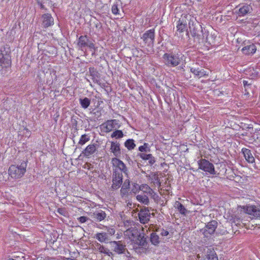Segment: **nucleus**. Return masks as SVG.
<instances>
[{"label":"nucleus","instance_id":"f257e3e1","mask_svg":"<svg viewBox=\"0 0 260 260\" xmlns=\"http://www.w3.org/2000/svg\"><path fill=\"white\" fill-rule=\"evenodd\" d=\"M165 64L169 68H174L180 64L182 60L181 54L179 53H166L162 56Z\"/></svg>","mask_w":260,"mask_h":260},{"label":"nucleus","instance_id":"f03ea898","mask_svg":"<svg viewBox=\"0 0 260 260\" xmlns=\"http://www.w3.org/2000/svg\"><path fill=\"white\" fill-rule=\"evenodd\" d=\"M27 162L23 161L20 165H12L8 170L9 175L14 179H19L22 177L26 172Z\"/></svg>","mask_w":260,"mask_h":260},{"label":"nucleus","instance_id":"7ed1b4c3","mask_svg":"<svg viewBox=\"0 0 260 260\" xmlns=\"http://www.w3.org/2000/svg\"><path fill=\"white\" fill-rule=\"evenodd\" d=\"M145 45L149 48L147 49L146 52L145 53L147 54L151 53L153 52V46L155 39V30L154 29H150L146 31L141 37Z\"/></svg>","mask_w":260,"mask_h":260},{"label":"nucleus","instance_id":"20e7f679","mask_svg":"<svg viewBox=\"0 0 260 260\" xmlns=\"http://www.w3.org/2000/svg\"><path fill=\"white\" fill-rule=\"evenodd\" d=\"M11 59L10 54L6 50L4 47L0 48V72L3 73V69L11 67Z\"/></svg>","mask_w":260,"mask_h":260},{"label":"nucleus","instance_id":"39448f33","mask_svg":"<svg viewBox=\"0 0 260 260\" xmlns=\"http://www.w3.org/2000/svg\"><path fill=\"white\" fill-rule=\"evenodd\" d=\"M122 173L118 171L117 169H113L112 184L111 189L115 190L119 188L122 184L123 182Z\"/></svg>","mask_w":260,"mask_h":260},{"label":"nucleus","instance_id":"423d86ee","mask_svg":"<svg viewBox=\"0 0 260 260\" xmlns=\"http://www.w3.org/2000/svg\"><path fill=\"white\" fill-rule=\"evenodd\" d=\"M77 45L79 48L82 51L84 50L86 47H88L90 49H92L93 52L92 53V55H94L95 51L97 50V47H95L94 44L89 40L87 36L86 35L81 36L79 38Z\"/></svg>","mask_w":260,"mask_h":260},{"label":"nucleus","instance_id":"0eeeda50","mask_svg":"<svg viewBox=\"0 0 260 260\" xmlns=\"http://www.w3.org/2000/svg\"><path fill=\"white\" fill-rule=\"evenodd\" d=\"M199 169L210 175H216V172L213 164L209 160L202 158L198 161Z\"/></svg>","mask_w":260,"mask_h":260},{"label":"nucleus","instance_id":"6e6552de","mask_svg":"<svg viewBox=\"0 0 260 260\" xmlns=\"http://www.w3.org/2000/svg\"><path fill=\"white\" fill-rule=\"evenodd\" d=\"M111 249L115 253L120 254H125L126 256H129V253L125 247V245L123 244L120 241H111L110 242Z\"/></svg>","mask_w":260,"mask_h":260},{"label":"nucleus","instance_id":"1a4fd4ad","mask_svg":"<svg viewBox=\"0 0 260 260\" xmlns=\"http://www.w3.org/2000/svg\"><path fill=\"white\" fill-rule=\"evenodd\" d=\"M217 224L218 223L216 220H212L209 222L204 228L201 230V232L205 237H210L215 232Z\"/></svg>","mask_w":260,"mask_h":260},{"label":"nucleus","instance_id":"9d476101","mask_svg":"<svg viewBox=\"0 0 260 260\" xmlns=\"http://www.w3.org/2000/svg\"><path fill=\"white\" fill-rule=\"evenodd\" d=\"M111 162L113 166L115 167L114 169H117L120 172H122L125 175L128 174V170L125 165L122 161L117 158L114 157L112 159Z\"/></svg>","mask_w":260,"mask_h":260},{"label":"nucleus","instance_id":"9b49d317","mask_svg":"<svg viewBox=\"0 0 260 260\" xmlns=\"http://www.w3.org/2000/svg\"><path fill=\"white\" fill-rule=\"evenodd\" d=\"M239 7V9L236 10L235 11L239 17H243L245 16L248 13H250L252 11V8L250 5L244 4L242 5H239L237 7V9Z\"/></svg>","mask_w":260,"mask_h":260},{"label":"nucleus","instance_id":"f8f14e48","mask_svg":"<svg viewBox=\"0 0 260 260\" xmlns=\"http://www.w3.org/2000/svg\"><path fill=\"white\" fill-rule=\"evenodd\" d=\"M245 211L252 218H260V206H246Z\"/></svg>","mask_w":260,"mask_h":260},{"label":"nucleus","instance_id":"ddd939ff","mask_svg":"<svg viewBox=\"0 0 260 260\" xmlns=\"http://www.w3.org/2000/svg\"><path fill=\"white\" fill-rule=\"evenodd\" d=\"M138 217L141 223L145 224L150 220V213L148 209H141L138 214Z\"/></svg>","mask_w":260,"mask_h":260},{"label":"nucleus","instance_id":"4468645a","mask_svg":"<svg viewBox=\"0 0 260 260\" xmlns=\"http://www.w3.org/2000/svg\"><path fill=\"white\" fill-rule=\"evenodd\" d=\"M204 251L203 260H218L216 253L213 249L207 248Z\"/></svg>","mask_w":260,"mask_h":260},{"label":"nucleus","instance_id":"2eb2a0df","mask_svg":"<svg viewBox=\"0 0 260 260\" xmlns=\"http://www.w3.org/2000/svg\"><path fill=\"white\" fill-rule=\"evenodd\" d=\"M96 144H92L88 145L81 152L80 155L89 157L95 153L96 150Z\"/></svg>","mask_w":260,"mask_h":260},{"label":"nucleus","instance_id":"dca6fc26","mask_svg":"<svg viewBox=\"0 0 260 260\" xmlns=\"http://www.w3.org/2000/svg\"><path fill=\"white\" fill-rule=\"evenodd\" d=\"M241 51L246 55H252L255 53L256 47L254 44L251 43L245 46Z\"/></svg>","mask_w":260,"mask_h":260},{"label":"nucleus","instance_id":"f3484780","mask_svg":"<svg viewBox=\"0 0 260 260\" xmlns=\"http://www.w3.org/2000/svg\"><path fill=\"white\" fill-rule=\"evenodd\" d=\"M107 216L105 211L100 210L93 213L91 215V218L96 222H100L104 220Z\"/></svg>","mask_w":260,"mask_h":260},{"label":"nucleus","instance_id":"a211bd4d","mask_svg":"<svg viewBox=\"0 0 260 260\" xmlns=\"http://www.w3.org/2000/svg\"><path fill=\"white\" fill-rule=\"evenodd\" d=\"M117 124V121L116 119L108 120L103 124L105 132L109 133L115 128V125Z\"/></svg>","mask_w":260,"mask_h":260},{"label":"nucleus","instance_id":"6ab92c4d","mask_svg":"<svg viewBox=\"0 0 260 260\" xmlns=\"http://www.w3.org/2000/svg\"><path fill=\"white\" fill-rule=\"evenodd\" d=\"M89 73L90 75L92 77V79L93 82L100 85V74L99 72L95 69H94V68L90 67L89 68Z\"/></svg>","mask_w":260,"mask_h":260},{"label":"nucleus","instance_id":"aec40b11","mask_svg":"<svg viewBox=\"0 0 260 260\" xmlns=\"http://www.w3.org/2000/svg\"><path fill=\"white\" fill-rule=\"evenodd\" d=\"M43 25L45 27H49L54 24V19L50 14H45L42 16Z\"/></svg>","mask_w":260,"mask_h":260},{"label":"nucleus","instance_id":"412c9836","mask_svg":"<svg viewBox=\"0 0 260 260\" xmlns=\"http://www.w3.org/2000/svg\"><path fill=\"white\" fill-rule=\"evenodd\" d=\"M186 17L185 16H182L181 18L177 22V31L180 32L184 31L187 27Z\"/></svg>","mask_w":260,"mask_h":260},{"label":"nucleus","instance_id":"4be33fe9","mask_svg":"<svg viewBox=\"0 0 260 260\" xmlns=\"http://www.w3.org/2000/svg\"><path fill=\"white\" fill-rule=\"evenodd\" d=\"M242 152L247 162L249 163H253L254 162L255 159L253 156L250 150L246 148H243L242 149Z\"/></svg>","mask_w":260,"mask_h":260},{"label":"nucleus","instance_id":"5701e85b","mask_svg":"<svg viewBox=\"0 0 260 260\" xmlns=\"http://www.w3.org/2000/svg\"><path fill=\"white\" fill-rule=\"evenodd\" d=\"M190 72L193 74L195 76H197L199 78H201L203 77L208 76V72H207L206 70L203 69H200V68H190Z\"/></svg>","mask_w":260,"mask_h":260},{"label":"nucleus","instance_id":"b1692460","mask_svg":"<svg viewBox=\"0 0 260 260\" xmlns=\"http://www.w3.org/2000/svg\"><path fill=\"white\" fill-rule=\"evenodd\" d=\"M110 150L115 156H117L120 154L119 143L117 142H111Z\"/></svg>","mask_w":260,"mask_h":260},{"label":"nucleus","instance_id":"393cba45","mask_svg":"<svg viewBox=\"0 0 260 260\" xmlns=\"http://www.w3.org/2000/svg\"><path fill=\"white\" fill-rule=\"evenodd\" d=\"M94 237L101 243H107L109 240L108 233L105 232L98 233Z\"/></svg>","mask_w":260,"mask_h":260},{"label":"nucleus","instance_id":"a878e982","mask_svg":"<svg viewBox=\"0 0 260 260\" xmlns=\"http://www.w3.org/2000/svg\"><path fill=\"white\" fill-rule=\"evenodd\" d=\"M96 248L98 251H99L100 252L102 253H104L109 256H112L113 254V253L110 250L105 248L103 245L100 244V243H97L96 244Z\"/></svg>","mask_w":260,"mask_h":260},{"label":"nucleus","instance_id":"bb28decb","mask_svg":"<svg viewBox=\"0 0 260 260\" xmlns=\"http://www.w3.org/2000/svg\"><path fill=\"white\" fill-rule=\"evenodd\" d=\"M174 207L178 210L179 213L182 215H186L187 213V209L179 201H176L175 203Z\"/></svg>","mask_w":260,"mask_h":260},{"label":"nucleus","instance_id":"cd10ccee","mask_svg":"<svg viewBox=\"0 0 260 260\" xmlns=\"http://www.w3.org/2000/svg\"><path fill=\"white\" fill-rule=\"evenodd\" d=\"M152 231L153 232L150 234V242L153 245H157L160 242L159 236L155 231Z\"/></svg>","mask_w":260,"mask_h":260},{"label":"nucleus","instance_id":"c85d7f7f","mask_svg":"<svg viewBox=\"0 0 260 260\" xmlns=\"http://www.w3.org/2000/svg\"><path fill=\"white\" fill-rule=\"evenodd\" d=\"M79 103L83 109H87L90 104V100L86 97L79 99Z\"/></svg>","mask_w":260,"mask_h":260},{"label":"nucleus","instance_id":"c756f323","mask_svg":"<svg viewBox=\"0 0 260 260\" xmlns=\"http://www.w3.org/2000/svg\"><path fill=\"white\" fill-rule=\"evenodd\" d=\"M137 200L144 205H148L149 200L148 197L145 194H138L136 197Z\"/></svg>","mask_w":260,"mask_h":260},{"label":"nucleus","instance_id":"7c9ffc66","mask_svg":"<svg viewBox=\"0 0 260 260\" xmlns=\"http://www.w3.org/2000/svg\"><path fill=\"white\" fill-rule=\"evenodd\" d=\"M152 228H153L152 231L158 233L159 234L162 236H167L169 234L168 231L164 230V229H161L154 225H152Z\"/></svg>","mask_w":260,"mask_h":260},{"label":"nucleus","instance_id":"2f4dec72","mask_svg":"<svg viewBox=\"0 0 260 260\" xmlns=\"http://www.w3.org/2000/svg\"><path fill=\"white\" fill-rule=\"evenodd\" d=\"M140 189L144 193L150 194L153 193V189L151 188L147 184H143L140 186Z\"/></svg>","mask_w":260,"mask_h":260},{"label":"nucleus","instance_id":"473e14b6","mask_svg":"<svg viewBox=\"0 0 260 260\" xmlns=\"http://www.w3.org/2000/svg\"><path fill=\"white\" fill-rule=\"evenodd\" d=\"M124 145L128 150H131L134 149L136 146L135 141L133 139H128L125 143Z\"/></svg>","mask_w":260,"mask_h":260},{"label":"nucleus","instance_id":"72a5a7b5","mask_svg":"<svg viewBox=\"0 0 260 260\" xmlns=\"http://www.w3.org/2000/svg\"><path fill=\"white\" fill-rule=\"evenodd\" d=\"M89 140H90V137L88 135H87V134L82 135L80 137V139L78 142V144L81 145H83L86 142H88Z\"/></svg>","mask_w":260,"mask_h":260},{"label":"nucleus","instance_id":"f704fd0d","mask_svg":"<svg viewBox=\"0 0 260 260\" xmlns=\"http://www.w3.org/2000/svg\"><path fill=\"white\" fill-rule=\"evenodd\" d=\"M124 234L128 236L129 239H132L136 237L137 231L134 230L128 229L125 232Z\"/></svg>","mask_w":260,"mask_h":260},{"label":"nucleus","instance_id":"c9c22d12","mask_svg":"<svg viewBox=\"0 0 260 260\" xmlns=\"http://www.w3.org/2000/svg\"><path fill=\"white\" fill-rule=\"evenodd\" d=\"M111 137L116 139H120L123 137V134L121 130H116L111 134Z\"/></svg>","mask_w":260,"mask_h":260},{"label":"nucleus","instance_id":"e433bc0d","mask_svg":"<svg viewBox=\"0 0 260 260\" xmlns=\"http://www.w3.org/2000/svg\"><path fill=\"white\" fill-rule=\"evenodd\" d=\"M139 150L141 152H150V146L147 143H144L143 145L140 146L139 147Z\"/></svg>","mask_w":260,"mask_h":260},{"label":"nucleus","instance_id":"4c0bfd02","mask_svg":"<svg viewBox=\"0 0 260 260\" xmlns=\"http://www.w3.org/2000/svg\"><path fill=\"white\" fill-rule=\"evenodd\" d=\"M147 244L148 243L146 241V238L143 236V237H142L139 240L138 245L146 248V247H147Z\"/></svg>","mask_w":260,"mask_h":260},{"label":"nucleus","instance_id":"58836bf2","mask_svg":"<svg viewBox=\"0 0 260 260\" xmlns=\"http://www.w3.org/2000/svg\"><path fill=\"white\" fill-rule=\"evenodd\" d=\"M128 190V189H126L124 188L121 187V188L120 189V195L122 198H124V197L127 196Z\"/></svg>","mask_w":260,"mask_h":260},{"label":"nucleus","instance_id":"ea45409f","mask_svg":"<svg viewBox=\"0 0 260 260\" xmlns=\"http://www.w3.org/2000/svg\"><path fill=\"white\" fill-rule=\"evenodd\" d=\"M151 154H145V153H140L139 156L143 160H147L149 159V158L150 157Z\"/></svg>","mask_w":260,"mask_h":260},{"label":"nucleus","instance_id":"a19ab883","mask_svg":"<svg viewBox=\"0 0 260 260\" xmlns=\"http://www.w3.org/2000/svg\"><path fill=\"white\" fill-rule=\"evenodd\" d=\"M119 10L117 4H114L112 7V12L113 14L117 15L118 14Z\"/></svg>","mask_w":260,"mask_h":260},{"label":"nucleus","instance_id":"79ce46f5","mask_svg":"<svg viewBox=\"0 0 260 260\" xmlns=\"http://www.w3.org/2000/svg\"><path fill=\"white\" fill-rule=\"evenodd\" d=\"M122 188H124L126 189H128L130 187V181L129 180H125L124 183L122 184Z\"/></svg>","mask_w":260,"mask_h":260},{"label":"nucleus","instance_id":"37998d69","mask_svg":"<svg viewBox=\"0 0 260 260\" xmlns=\"http://www.w3.org/2000/svg\"><path fill=\"white\" fill-rule=\"evenodd\" d=\"M149 161V164L150 165H153L155 162V159L154 156L151 154L150 157L149 158V159H147Z\"/></svg>","mask_w":260,"mask_h":260},{"label":"nucleus","instance_id":"c03bdc74","mask_svg":"<svg viewBox=\"0 0 260 260\" xmlns=\"http://www.w3.org/2000/svg\"><path fill=\"white\" fill-rule=\"evenodd\" d=\"M78 220L81 223H84L88 220V218L85 216H81L78 218Z\"/></svg>","mask_w":260,"mask_h":260},{"label":"nucleus","instance_id":"a18cd8bd","mask_svg":"<svg viewBox=\"0 0 260 260\" xmlns=\"http://www.w3.org/2000/svg\"><path fill=\"white\" fill-rule=\"evenodd\" d=\"M149 195L151 196V197L155 201L158 200L159 199V196H158V194L156 192H155L153 190V193L150 194Z\"/></svg>","mask_w":260,"mask_h":260},{"label":"nucleus","instance_id":"49530a36","mask_svg":"<svg viewBox=\"0 0 260 260\" xmlns=\"http://www.w3.org/2000/svg\"><path fill=\"white\" fill-rule=\"evenodd\" d=\"M115 230L114 229L111 228V229H109L108 230L107 233H108V236L109 235L112 236L115 234Z\"/></svg>","mask_w":260,"mask_h":260},{"label":"nucleus","instance_id":"de8ad7c7","mask_svg":"<svg viewBox=\"0 0 260 260\" xmlns=\"http://www.w3.org/2000/svg\"><path fill=\"white\" fill-rule=\"evenodd\" d=\"M154 183H158L159 185H160V180L158 177L155 174L154 175Z\"/></svg>","mask_w":260,"mask_h":260},{"label":"nucleus","instance_id":"09e8293b","mask_svg":"<svg viewBox=\"0 0 260 260\" xmlns=\"http://www.w3.org/2000/svg\"><path fill=\"white\" fill-rule=\"evenodd\" d=\"M57 212L61 215H64L65 211L64 209L63 208H58L57 210Z\"/></svg>","mask_w":260,"mask_h":260},{"label":"nucleus","instance_id":"8fccbe9b","mask_svg":"<svg viewBox=\"0 0 260 260\" xmlns=\"http://www.w3.org/2000/svg\"><path fill=\"white\" fill-rule=\"evenodd\" d=\"M150 227L147 228V227L146 226H145V228H142V230L143 231V233L145 232V229L146 230V232H148V231H150Z\"/></svg>","mask_w":260,"mask_h":260},{"label":"nucleus","instance_id":"3c124183","mask_svg":"<svg viewBox=\"0 0 260 260\" xmlns=\"http://www.w3.org/2000/svg\"><path fill=\"white\" fill-rule=\"evenodd\" d=\"M73 126L75 128L77 129V121L75 120V122L73 123Z\"/></svg>","mask_w":260,"mask_h":260},{"label":"nucleus","instance_id":"603ef678","mask_svg":"<svg viewBox=\"0 0 260 260\" xmlns=\"http://www.w3.org/2000/svg\"><path fill=\"white\" fill-rule=\"evenodd\" d=\"M192 36H193V37H194V38L197 37V38H198V39H199V37H200V36H199V35H197V34H196V33H195V32H193V33Z\"/></svg>","mask_w":260,"mask_h":260},{"label":"nucleus","instance_id":"864d4df0","mask_svg":"<svg viewBox=\"0 0 260 260\" xmlns=\"http://www.w3.org/2000/svg\"><path fill=\"white\" fill-rule=\"evenodd\" d=\"M243 83V85H244V86H246V85H249L248 83V81H247L244 80Z\"/></svg>","mask_w":260,"mask_h":260},{"label":"nucleus","instance_id":"5fc2aeb1","mask_svg":"<svg viewBox=\"0 0 260 260\" xmlns=\"http://www.w3.org/2000/svg\"><path fill=\"white\" fill-rule=\"evenodd\" d=\"M41 8H43V5H42L41 6Z\"/></svg>","mask_w":260,"mask_h":260}]
</instances>
